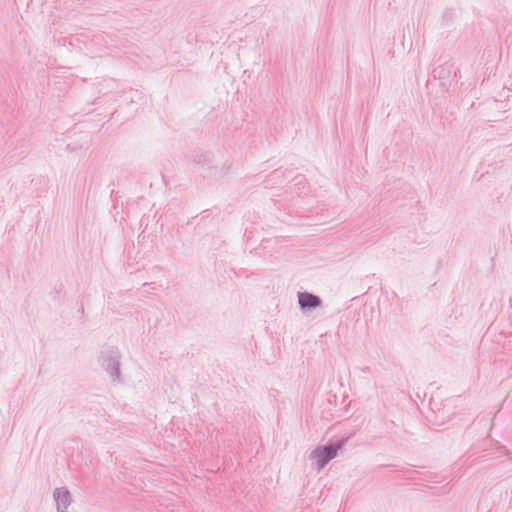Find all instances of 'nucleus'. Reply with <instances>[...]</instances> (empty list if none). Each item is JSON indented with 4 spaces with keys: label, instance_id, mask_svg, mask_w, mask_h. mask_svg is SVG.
<instances>
[{
    "label": "nucleus",
    "instance_id": "4",
    "mask_svg": "<svg viewBox=\"0 0 512 512\" xmlns=\"http://www.w3.org/2000/svg\"><path fill=\"white\" fill-rule=\"evenodd\" d=\"M433 77L439 80H448L452 74L457 76V70L455 69L454 63L445 62L442 65L435 67L432 71Z\"/></svg>",
    "mask_w": 512,
    "mask_h": 512
},
{
    "label": "nucleus",
    "instance_id": "8",
    "mask_svg": "<svg viewBox=\"0 0 512 512\" xmlns=\"http://www.w3.org/2000/svg\"><path fill=\"white\" fill-rule=\"evenodd\" d=\"M57 511H58V512H67V509H64V508H57Z\"/></svg>",
    "mask_w": 512,
    "mask_h": 512
},
{
    "label": "nucleus",
    "instance_id": "2",
    "mask_svg": "<svg viewBox=\"0 0 512 512\" xmlns=\"http://www.w3.org/2000/svg\"><path fill=\"white\" fill-rule=\"evenodd\" d=\"M120 359L121 354L117 347H110L99 357L101 367L114 381H120Z\"/></svg>",
    "mask_w": 512,
    "mask_h": 512
},
{
    "label": "nucleus",
    "instance_id": "6",
    "mask_svg": "<svg viewBox=\"0 0 512 512\" xmlns=\"http://www.w3.org/2000/svg\"><path fill=\"white\" fill-rule=\"evenodd\" d=\"M196 164H209V159L205 155H197L194 158Z\"/></svg>",
    "mask_w": 512,
    "mask_h": 512
},
{
    "label": "nucleus",
    "instance_id": "3",
    "mask_svg": "<svg viewBox=\"0 0 512 512\" xmlns=\"http://www.w3.org/2000/svg\"><path fill=\"white\" fill-rule=\"evenodd\" d=\"M298 305L301 311L308 312L322 306V299L313 293L304 291L297 293Z\"/></svg>",
    "mask_w": 512,
    "mask_h": 512
},
{
    "label": "nucleus",
    "instance_id": "5",
    "mask_svg": "<svg viewBox=\"0 0 512 512\" xmlns=\"http://www.w3.org/2000/svg\"><path fill=\"white\" fill-rule=\"evenodd\" d=\"M53 498L56 502L57 508L67 509L72 502L71 493L66 487L56 488L53 491Z\"/></svg>",
    "mask_w": 512,
    "mask_h": 512
},
{
    "label": "nucleus",
    "instance_id": "1",
    "mask_svg": "<svg viewBox=\"0 0 512 512\" xmlns=\"http://www.w3.org/2000/svg\"><path fill=\"white\" fill-rule=\"evenodd\" d=\"M348 438H340L336 441H329L327 444L319 445L311 451L309 458L316 459L317 471L322 470L332 459H334L338 451L346 444Z\"/></svg>",
    "mask_w": 512,
    "mask_h": 512
},
{
    "label": "nucleus",
    "instance_id": "7",
    "mask_svg": "<svg viewBox=\"0 0 512 512\" xmlns=\"http://www.w3.org/2000/svg\"><path fill=\"white\" fill-rule=\"evenodd\" d=\"M151 288L152 290H155L156 287H155V283L151 282V283H144L142 285V289H143V293L145 294H148L149 293V289H146V288Z\"/></svg>",
    "mask_w": 512,
    "mask_h": 512
}]
</instances>
